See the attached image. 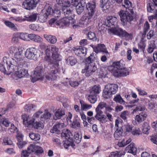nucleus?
I'll return each mask as SVG.
<instances>
[{"label": "nucleus", "mask_w": 157, "mask_h": 157, "mask_svg": "<svg viewBox=\"0 0 157 157\" xmlns=\"http://www.w3.org/2000/svg\"><path fill=\"white\" fill-rule=\"evenodd\" d=\"M45 53L46 56L44 60L50 64L48 74L46 75L45 77L48 80H55L58 77L59 65L57 62L55 63L54 60H61L62 56L59 54L58 48L54 45L48 47L46 49Z\"/></svg>", "instance_id": "nucleus-1"}, {"label": "nucleus", "mask_w": 157, "mask_h": 157, "mask_svg": "<svg viewBox=\"0 0 157 157\" xmlns=\"http://www.w3.org/2000/svg\"><path fill=\"white\" fill-rule=\"evenodd\" d=\"M4 61L6 63V64L9 62L11 65L10 66L12 67V69H14L13 72L12 73L16 75L18 78L23 77L27 73L28 65L27 61L26 65L25 67L22 63L18 64L13 59H8L5 57L4 59Z\"/></svg>", "instance_id": "nucleus-2"}, {"label": "nucleus", "mask_w": 157, "mask_h": 157, "mask_svg": "<svg viewBox=\"0 0 157 157\" xmlns=\"http://www.w3.org/2000/svg\"><path fill=\"white\" fill-rule=\"evenodd\" d=\"M95 59L94 55L91 54L86 59L85 67L82 70V72L86 77L91 76L97 70L94 62Z\"/></svg>", "instance_id": "nucleus-3"}, {"label": "nucleus", "mask_w": 157, "mask_h": 157, "mask_svg": "<svg viewBox=\"0 0 157 157\" xmlns=\"http://www.w3.org/2000/svg\"><path fill=\"white\" fill-rule=\"evenodd\" d=\"M108 30L109 33H112L120 37H124L126 40H129L132 38L131 34L128 33L125 31L118 27L111 28Z\"/></svg>", "instance_id": "nucleus-4"}, {"label": "nucleus", "mask_w": 157, "mask_h": 157, "mask_svg": "<svg viewBox=\"0 0 157 157\" xmlns=\"http://www.w3.org/2000/svg\"><path fill=\"white\" fill-rule=\"evenodd\" d=\"M129 12L128 11H121L119 12L121 21L123 25H126L128 22H130L133 19L134 11L133 10H129Z\"/></svg>", "instance_id": "nucleus-5"}, {"label": "nucleus", "mask_w": 157, "mask_h": 157, "mask_svg": "<svg viewBox=\"0 0 157 157\" xmlns=\"http://www.w3.org/2000/svg\"><path fill=\"white\" fill-rule=\"evenodd\" d=\"M118 88V85L114 84H108L105 87L103 96L106 98H110L112 94L116 93Z\"/></svg>", "instance_id": "nucleus-6"}, {"label": "nucleus", "mask_w": 157, "mask_h": 157, "mask_svg": "<svg viewBox=\"0 0 157 157\" xmlns=\"http://www.w3.org/2000/svg\"><path fill=\"white\" fill-rule=\"evenodd\" d=\"M86 8L88 11L87 13L83 19L85 18L86 21L89 22L93 20V16L95 11V3L94 2H90L86 4Z\"/></svg>", "instance_id": "nucleus-7"}, {"label": "nucleus", "mask_w": 157, "mask_h": 157, "mask_svg": "<svg viewBox=\"0 0 157 157\" xmlns=\"http://www.w3.org/2000/svg\"><path fill=\"white\" fill-rule=\"evenodd\" d=\"M23 50L21 47L18 46V49L13 55L15 60L18 64L22 63L25 67H26V59L23 56Z\"/></svg>", "instance_id": "nucleus-8"}, {"label": "nucleus", "mask_w": 157, "mask_h": 157, "mask_svg": "<svg viewBox=\"0 0 157 157\" xmlns=\"http://www.w3.org/2000/svg\"><path fill=\"white\" fill-rule=\"evenodd\" d=\"M5 57L8 59H12L7 58L6 57H4L3 59V63L0 64V71L5 74L8 75L13 72L14 69H12V67L10 66L11 65L9 62L6 64V63L4 62V59Z\"/></svg>", "instance_id": "nucleus-9"}, {"label": "nucleus", "mask_w": 157, "mask_h": 157, "mask_svg": "<svg viewBox=\"0 0 157 157\" xmlns=\"http://www.w3.org/2000/svg\"><path fill=\"white\" fill-rule=\"evenodd\" d=\"M123 63L124 62L122 60L119 61L114 62L111 65L108 67V69L114 75V73L117 72L121 68L124 67Z\"/></svg>", "instance_id": "nucleus-10"}, {"label": "nucleus", "mask_w": 157, "mask_h": 157, "mask_svg": "<svg viewBox=\"0 0 157 157\" xmlns=\"http://www.w3.org/2000/svg\"><path fill=\"white\" fill-rule=\"evenodd\" d=\"M44 69L41 67H38L35 68L33 74L32 76V81L33 82L39 79H41L43 77Z\"/></svg>", "instance_id": "nucleus-11"}, {"label": "nucleus", "mask_w": 157, "mask_h": 157, "mask_svg": "<svg viewBox=\"0 0 157 157\" xmlns=\"http://www.w3.org/2000/svg\"><path fill=\"white\" fill-rule=\"evenodd\" d=\"M38 50L34 48L27 49L25 52V57L29 59H33L37 56Z\"/></svg>", "instance_id": "nucleus-12"}, {"label": "nucleus", "mask_w": 157, "mask_h": 157, "mask_svg": "<svg viewBox=\"0 0 157 157\" xmlns=\"http://www.w3.org/2000/svg\"><path fill=\"white\" fill-rule=\"evenodd\" d=\"M21 118L23 120V124L25 127H31L33 123L35 121V119H33V117H31L28 115H23Z\"/></svg>", "instance_id": "nucleus-13"}, {"label": "nucleus", "mask_w": 157, "mask_h": 157, "mask_svg": "<svg viewBox=\"0 0 157 157\" xmlns=\"http://www.w3.org/2000/svg\"><path fill=\"white\" fill-rule=\"evenodd\" d=\"M27 150L30 154L32 152H35L37 155H38L43 152L42 147L33 144H30L28 147Z\"/></svg>", "instance_id": "nucleus-14"}, {"label": "nucleus", "mask_w": 157, "mask_h": 157, "mask_svg": "<svg viewBox=\"0 0 157 157\" xmlns=\"http://www.w3.org/2000/svg\"><path fill=\"white\" fill-rule=\"evenodd\" d=\"M37 2L34 0H25L23 3L22 7L25 9L30 10L36 6Z\"/></svg>", "instance_id": "nucleus-15"}, {"label": "nucleus", "mask_w": 157, "mask_h": 157, "mask_svg": "<svg viewBox=\"0 0 157 157\" xmlns=\"http://www.w3.org/2000/svg\"><path fill=\"white\" fill-rule=\"evenodd\" d=\"M64 126V124L59 122L56 123L51 130L50 132L52 133L59 134L61 133L60 130Z\"/></svg>", "instance_id": "nucleus-16"}, {"label": "nucleus", "mask_w": 157, "mask_h": 157, "mask_svg": "<svg viewBox=\"0 0 157 157\" xmlns=\"http://www.w3.org/2000/svg\"><path fill=\"white\" fill-rule=\"evenodd\" d=\"M94 51L96 53L102 52L106 54H108V52L107 50L106 47L104 44H98L96 46L93 48Z\"/></svg>", "instance_id": "nucleus-17"}, {"label": "nucleus", "mask_w": 157, "mask_h": 157, "mask_svg": "<svg viewBox=\"0 0 157 157\" xmlns=\"http://www.w3.org/2000/svg\"><path fill=\"white\" fill-rule=\"evenodd\" d=\"M129 72L128 69L125 67H122L117 72L114 73L115 77H118L120 76H126L128 75Z\"/></svg>", "instance_id": "nucleus-18"}, {"label": "nucleus", "mask_w": 157, "mask_h": 157, "mask_svg": "<svg viewBox=\"0 0 157 157\" xmlns=\"http://www.w3.org/2000/svg\"><path fill=\"white\" fill-rule=\"evenodd\" d=\"M87 49L84 47L75 48L74 50L75 53L77 56L80 57L85 56L86 54Z\"/></svg>", "instance_id": "nucleus-19"}, {"label": "nucleus", "mask_w": 157, "mask_h": 157, "mask_svg": "<svg viewBox=\"0 0 157 157\" xmlns=\"http://www.w3.org/2000/svg\"><path fill=\"white\" fill-rule=\"evenodd\" d=\"M85 4L86 2L83 0H81L76 5V10L78 14H80L83 12Z\"/></svg>", "instance_id": "nucleus-20"}, {"label": "nucleus", "mask_w": 157, "mask_h": 157, "mask_svg": "<svg viewBox=\"0 0 157 157\" xmlns=\"http://www.w3.org/2000/svg\"><path fill=\"white\" fill-rule=\"evenodd\" d=\"M147 116V113L143 111L138 115H137L135 119L138 122L140 123L146 120Z\"/></svg>", "instance_id": "nucleus-21"}, {"label": "nucleus", "mask_w": 157, "mask_h": 157, "mask_svg": "<svg viewBox=\"0 0 157 157\" xmlns=\"http://www.w3.org/2000/svg\"><path fill=\"white\" fill-rule=\"evenodd\" d=\"M56 2L61 7L62 9L66 6L74 5L72 2L71 3L68 0H56ZM76 4H75V5Z\"/></svg>", "instance_id": "nucleus-22"}, {"label": "nucleus", "mask_w": 157, "mask_h": 157, "mask_svg": "<svg viewBox=\"0 0 157 157\" xmlns=\"http://www.w3.org/2000/svg\"><path fill=\"white\" fill-rule=\"evenodd\" d=\"M117 18L115 17L110 16L108 17L105 21V25L108 27L114 25L116 23Z\"/></svg>", "instance_id": "nucleus-23"}, {"label": "nucleus", "mask_w": 157, "mask_h": 157, "mask_svg": "<svg viewBox=\"0 0 157 157\" xmlns=\"http://www.w3.org/2000/svg\"><path fill=\"white\" fill-rule=\"evenodd\" d=\"M69 20L68 19L67 16H66L64 18H63L59 21H57L56 23V25L59 26L60 27H63L65 26L68 25V23Z\"/></svg>", "instance_id": "nucleus-24"}, {"label": "nucleus", "mask_w": 157, "mask_h": 157, "mask_svg": "<svg viewBox=\"0 0 157 157\" xmlns=\"http://www.w3.org/2000/svg\"><path fill=\"white\" fill-rule=\"evenodd\" d=\"M38 14L37 13H33L30 15L25 16V18L24 20L30 22H34L35 21L38 17Z\"/></svg>", "instance_id": "nucleus-25"}, {"label": "nucleus", "mask_w": 157, "mask_h": 157, "mask_svg": "<svg viewBox=\"0 0 157 157\" xmlns=\"http://www.w3.org/2000/svg\"><path fill=\"white\" fill-rule=\"evenodd\" d=\"M125 150L128 152L132 153L134 155L136 154L137 149L133 143H131L125 148Z\"/></svg>", "instance_id": "nucleus-26"}, {"label": "nucleus", "mask_w": 157, "mask_h": 157, "mask_svg": "<svg viewBox=\"0 0 157 157\" xmlns=\"http://www.w3.org/2000/svg\"><path fill=\"white\" fill-rule=\"evenodd\" d=\"M73 5L66 6L62 8V10L65 16L67 15V16L68 15H70V16H72L71 15L72 14L73 11L72 8Z\"/></svg>", "instance_id": "nucleus-27"}, {"label": "nucleus", "mask_w": 157, "mask_h": 157, "mask_svg": "<svg viewBox=\"0 0 157 157\" xmlns=\"http://www.w3.org/2000/svg\"><path fill=\"white\" fill-rule=\"evenodd\" d=\"M29 40L33 41L38 43L41 42L42 39L39 35L34 34H29Z\"/></svg>", "instance_id": "nucleus-28"}, {"label": "nucleus", "mask_w": 157, "mask_h": 157, "mask_svg": "<svg viewBox=\"0 0 157 157\" xmlns=\"http://www.w3.org/2000/svg\"><path fill=\"white\" fill-rule=\"evenodd\" d=\"M65 114V112L63 110L59 109L55 113L54 116H53V119L56 120L59 119Z\"/></svg>", "instance_id": "nucleus-29"}, {"label": "nucleus", "mask_w": 157, "mask_h": 157, "mask_svg": "<svg viewBox=\"0 0 157 157\" xmlns=\"http://www.w3.org/2000/svg\"><path fill=\"white\" fill-rule=\"evenodd\" d=\"M44 36L48 41L51 44H54L57 41L56 38L54 36L44 34Z\"/></svg>", "instance_id": "nucleus-30"}, {"label": "nucleus", "mask_w": 157, "mask_h": 157, "mask_svg": "<svg viewBox=\"0 0 157 157\" xmlns=\"http://www.w3.org/2000/svg\"><path fill=\"white\" fill-rule=\"evenodd\" d=\"M71 133L70 130L67 129H64L63 130L61 133L62 137L66 139H70V136H71Z\"/></svg>", "instance_id": "nucleus-31"}, {"label": "nucleus", "mask_w": 157, "mask_h": 157, "mask_svg": "<svg viewBox=\"0 0 157 157\" xmlns=\"http://www.w3.org/2000/svg\"><path fill=\"white\" fill-rule=\"evenodd\" d=\"M31 128L37 130H41L43 128L44 125L40 121H36L33 123Z\"/></svg>", "instance_id": "nucleus-32"}, {"label": "nucleus", "mask_w": 157, "mask_h": 157, "mask_svg": "<svg viewBox=\"0 0 157 157\" xmlns=\"http://www.w3.org/2000/svg\"><path fill=\"white\" fill-rule=\"evenodd\" d=\"M51 116V113L47 110H45L43 114L40 116V120L41 121L50 119Z\"/></svg>", "instance_id": "nucleus-33"}, {"label": "nucleus", "mask_w": 157, "mask_h": 157, "mask_svg": "<svg viewBox=\"0 0 157 157\" xmlns=\"http://www.w3.org/2000/svg\"><path fill=\"white\" fill-rule=\"evenodd\" d=\"M150 129V127L148 123L146 122L143 123L142 128L143 133L146 134H149V131Z\"/></svg>", "instance_id": "nucleus-34"}, {"label": "nucleus", "mask_w": 157, "mask_h": 157, "mask_svg": "<svg viewBox=\"0 0 157 157\" xmlns=\"http://www.w3.org/2000/svg\"><path fill=\"white\" fill-rule=\"evenodd\" d=\"M1 122L2 125L6 127L9 126L10 123L7 119L0 114V123Z\"/></svg>", "instance_id": "nucleus-35"}, {"label": "nucleus", "mask_w": 157, "mask_h": 157, "mask_svg": "<svg viewBox=\"0 0 157 157\" xmlns=\"http://www.w3.org/2000/svg\"><path fill=\"white\" fill-rule=\"evenodd\" d=\"M101 91L100 87L98 86H94L90 90V93L96 95Z\"/></svg>", "instance_id": "nucleus-36"}, {"label": "nucleus", "mask_w": 157, "mask_h": 157, "mask_svg": "<svg viewBox=\"0 0 157 157\" xmlns=\"http://www.w3.org/2000/svg\"><path fill=\"white\" fill-rule=\"evenodd\" d=\"M123 130L122 128H120L117 129L115 131L114 136L115 139L116 140H119L122 136Z\"/></svg>", "instance_id": "nucleus-37"}, {"label": "nucleus", "mask_w": 157, "mask_h": 157, "mask_svg": "<svg viewBox=\"0 0 157 157\" xmlns=\"http://www.w3.org/2000/svg\"><path fill=\"white\" fill-rule=\"evenodd\" d=\"M131 141L132 140L130 138H129L128 139H123L121 141L118 142V145L120 147H124L129 144Z\"/></svg>", "instance_id": "nucleus-38"}, {"label": "nucleus", "mask_w": 157, "mask_h": 157, "mask_svg": "<svg viewBox=\"0 0 157 157\" xmlns=\"http://www.w3.org/2000/svg\"><path fill=\"white\" fill-rule=\"evenodd\" d=\"M66 61L68 64L71 66L75 65L77 62L76 59L73 56H69L66 59Z\"/></svg>", "instance_id": "nucleus-39"}, {"label": "nucleus", "mask_w": 157, "mask_h": 157, "mask_svg": "<svg viewBox=\"0 0 157 157\" xmlns=\"http://www.w3.org/2000/svg\"><path fill=\"white\" fill-rule=\"evenodd\" d=\"M29 136L31 140L34 141L39 140L40 138V136L39 134L33 132H30L29 134Z\"/></svg>", "instance_id": "nucleus-40"}, {"label": "nucleus", "mask_w": 157, "mask_h": 157, "mask_svg": "<svg viewBox=\"0 0 157 157\" xmlns=\"http://www.w3.org/2000/svg\"><path fill=\"white\" fill-rule=\"evenodd\" d=\"M87 98L91 103H94L97 100V96L95 95L90 94L87 95Z\"/></svg>", "instance_id": "nucleus-41"}, {"label": "nucleus", "mask_w": 157, "mask_h": 157, "mask_svg": "<svg viewBox=\"0 0 157 157\" xmlns=\"http://www.w3.org/2000/svg\"><path fill=\"white\" fill-rule=\"evenodd\" d=\"M113 100L116 102L122 105L125 104V101L119 94L116 95L113 98Z\"/></svg>", "instance_id": "nucleus-42"}, {"label": "nucleus", "mask_w": 157, "mask_h": 157, "mask_svg": "<svg viewBox=\"0 0 157 157\" xmlns=\"http://www.w3.org/2000/svg\"><path fill=\"white\" fill-rule=\"evenodd\" d=\"M19 38L24 41H29V34L26 33H18Z\"/></svg>", "instance_id": "nucleus-43"}, {"label": "nucleus", "mask_w": 157, "mask_h": 157, "mask_svg": "<svg viewBox=\"0 0 157 157\" xmlns=\"http://www.w3.org/2000/svg\"><path fill=\"white\" fill-rule=\"evenodd\" d=\"M80 103L81 105L82 109L83 110L86 111L90 109L92 107L91 105L88 104L83 101H80Z\"/></svg>", "instance_id": "nucleus-44"}, {"label": "nucleus", "mask_w": 157, "mask_h": 157, "mask_svg": "<svg viewBox=\"0 0 157 157\" xmlns=\"http://www.w3.org/2000/svg\"><path fill=\"white\" fill-rule=\"evenodd\" d=\"M150 25L147 21H146L144 23L143 28V36H145L147 32L150 29Z\"/></svg>", "instance_id": "nucleus-45"}, {"label": "nucleus", "mask_w": 157, "mask_h": 157, "mask_svg": "<svg viewBox=\"0 0 157 157\" xmlns=\"http://www.w3.org/2000/svg\"><path fill=\"white\" fill-rule=\"evenodd\" d=\"M74 141L75 142L78 144L82 140V136L79 132H75L74 134Z\"/></svg>", "instance_id": "nucleus-46"}, {"label": "nucleus", "mask_w": 157, "mask_h": 157, "mask_svg": "<svg viewBox=\"0 0 157 157\" xmlns=\"http://www.w3.org/2000/svg\"><path fill=\"white\" fill-rule=\"evenodd\" d=\"M68 20H69L68 23V25L69 26L71 24L72 25V27L73 28H76L78 25L74 24L75 22V18H73L72 16L68 17L67 16Z\"/></svg>", "instance_id": "nucleus-47"}, {"label": "nucleus", "mask_w": 157, "mask_h": 157, "mask_svg": "<svg viewBox=\"0 0 157 157\" xmlns=\"http://www.w3.org/2000/svg\"><path fill=\"white\" fill-rule=\"evenodd\" d=\"M63 144L65 148L66 149H69L71 147H73V143L69 141L68 139H67V140L63 141Z\"/></svg>", "instance_id": "nucleus-48"}, {"label": "nucleus", "mask_w": 157, "mask_h": 157, "mask_svg": "<svg viewBox=\"0 0 157 157\" xmlns=\"http://www.w3.org/2000/svg\"><path fill=\"white\" fill-rule=\"evenodd\" d=\"M124 152L122 153L117 151L113 152L110 154L108 157H120L121 155H124Z\"/></svg>", "instance_id": "nucleus-49"}, {"label": "nucleus", "mask_w": 157, "mask_h": 157, "mask_svg": "<svg viewBox=\"0 0 157 157\" xmlns=\"http://www.w3.org/2000/svg\"><path fill=\"white\" fill-rule=\"evenodd\" d=\"M46 11L44 14V15L48 16L49 15L51 14L52 13H55L56 11H53L52 7L49 6H46L45 7Z\"/></svg>", "instance_id": "nucleus-50"}, {"label": "nucleus", "mask_w": 157, "mask_h": 157, "mask_svg": "<svg viewBox=\"0 0 157 157\" xmlns=\"http://www.w3.org/2000/svg\"><path fill=\"white\" fill-rule=\"evenodd\" d=\"M154 42V41H153L152 43H151L148 45L147 51L149 53H151L156 48V46Z\"/></svg>", "instance_id": "nucleus-51"}, {"label": "nucleus", "mask_w": 157, "mask_h": 157, "mask_svg": "<svg viewBox=\"0 0 157 157\" xmlns=\"http://www.w3.org/2000/svg\"><path fill=\"white\" fill-rule=\"evenodd\" d=\"M149 21L152 23V25H155V22L157 20V10L154 15L150 16L148 17Z\"/></svg>", "instance_id": "nucleus-52"}, {"label": "nucleus", "mask_w": 157, "mask_h": 157, "mask_svg": "<svg viewBox=\"0 0 157 157\" xmlns=\"http://www.w3.org/2000/svg\"><path fill=\"white\" fill-rule=\"evenodd\" d=\"M147 8L148 12L152 13L154 8V4L151 2L149 1L147 4Z\"/></svg>", "instance_id": "nucleus-53"}, {"label": "nucleus", "mask_w": 157, "mask_h": 157, "mask_svg": "<svg viewBox=\"0 0 157 157\" xmlns=\"http://www.w3.org/2000/svg\"><path fill=\"white\" fill-rule=\"evenodd\" d=\"M29 27L30 29L34 31H39L41 30V28L39 25L32 24L30 25Z\"/></svg>", "instance_id": "nucleus-54"}, {"label": "nucleus", "mask_w": 157, "mask_h": 157, "mask_svg": "<svg viewBox=\"0 0 157 157\" xmlns=\"http://www.w3.org/2000/svg\"><path fill=\"white\" fill-rule=\"evenodd\" d=\"M88 37L89 39L90 40H93V41H96L97 40V38L95 34L92 32H89L87 34Z\"/></svg>", "instance_id": "nucleus-55"}, {"label": "nucleus", "mask_w": 157, "mask_h": 157, "mask_svg": "<svg viewBox=\"0 0 157 157\" xmlns=\"http://www.w3.org/2000/svg\"><path fill=\"white\" fill-rule=\"evenodd\" d=\"M124 4L122 5V6L125 7L126 9H128V10H132L131 9V3L128 0H124Z\"/></svg>", "instance_id": "nucleus-56"}, {"label": "nucleus", "mask_w": 157, "mask_h": 157, "mask_svg": "<svg viewBox=\"0 0 157 157\" xmlns=\"http://www.w3.org/2000/svg\"><path fill=\"white\" fill-rule=\"evenodd\" d=\"M80 126L79 122L76 119H75L72 122H71V127L73 128H79Z\"/></svg>", "instance_id": "nucleus-57"}, {"label": "nucleus", "mask_w": 157, "mask_h": 157, "mask_svg": "<svg viewBox=\"0 0 157 157\" xmlns=\"http://www.w3.org/2000/svg\"><path fill=\"white\" fill-rule=\"evenodd\" d=\"M13 144L12 141L9 138L5 137L3 139L2 144L4 145H11Z\"/></svg>", "instance_id": "nucleus-58"}, {"label": "nucleus", "mask_w": 157, "mask_h": 157, "mask_svg": "<svg viewBox=\"0 0 157 157\" xmlns=\"http://www.w3.org/2000/svg\"><path fill=\"white\" fill-rule=\"evenodd\" d=\"M4 24L8 27L13 28L14 30L17 29L14 24L9 21H5L4 22Z\"/></svg>", "instance_id": "nucleus-59"}, {"label": "nucleus", "mask_w": 157, "mask_h": 157, "mask_svg": "<svg viewBox=\"0 0 157 157\" xmlns=\"http://www.w3.org/2000/svg\"><path fill=\"white\" fill-rule=\"evenodd\" d=\"M18 48V47L14 46H11L9 48L8 51L10 54L13 55Z\"/></svg>", "instance_id": "nucleus-60"}, {"label": "nucleus", "mask_w": 157, "mask_h": 157, "mask_svg": "<svg viewBox=\"0 0 157 157\" xmlns=\"http://www.w3.org/2000/svg\"><path fill=\"white\" fill-rule=\"evenodd\" d=\"M96 114L95 116V118L98 120L102 116L103 112L101 110H100L97 109H95Z\"/></svg>", "instance_id": "nucleus-61"}, {"label": "nucleus", "mask_w": 157, "mask_h": 157, "mask_svg": "<svg viewBox=\"0 0 157 157\" xmlns=\"http://www.w3.org/2000/svg\"><path fill=\"white\" fill-rule=\"evenodd\" d=\"M107 105L106 103L104 102H101L98 105L96 109H97L100 110H101V109L105 108H106Z\"/></svg>", "instance_id": "nucleus-62"}, {"label": "nucleus", "mask_w": 157, "mask_h": 157, "mask_svg": "<svg viewBox=\"0 0 157 157\" xmlns=\"http://www.w3.org/2000/svg\"><path fill=\"white\" fill-rule=\"evenodd\" d=\"M48 16L46 15H44V14L43 15H41L39 17L38 16V19L41 22H44L47 20Z\"/></svg>", "instance_id": "nucleus-63"}, {"label": "nucleus", "mask_w": 157, "mask_h": 157, "mask_svg": "<svg viewBox=\"0 0 157 157\" xmlns=\"http://www.w3.org/2000/svg\"><path fill=\"white\" fill-rule=\"evenodd\" d=\"M35 106L32 104H28L25 105L24 107V109L25 111H29L33 109Z\"/></svg>", "instance_id": "nucleus-64"}]
</instances>
